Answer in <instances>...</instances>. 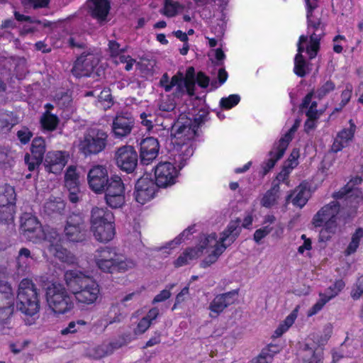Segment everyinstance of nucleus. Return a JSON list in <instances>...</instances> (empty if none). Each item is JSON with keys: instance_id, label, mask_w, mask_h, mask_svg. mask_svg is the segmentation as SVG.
Returning a JSON list of instances; mask_svg holds the SVG:
<instances>
[{"instance_id": "nucleus-10", "label": "nucleus", "mask_w": 363, "mask_h": 363, "mask_svg": "<svg viewBox=\"0 0 363 363\" xmlns=\"http://www.w3.org/2000/svg\"><path fill=\"white\" fill-rule=\"evenodd\" d=\"M199 123L197 119L182 116L172 125L171 135L172 142H194Z\"/></svg>"}, {"instance_id": "nucleus-14", "label": "nucleus", "mask_w": 363, "mask_h": 363, "mask_svg": "<svg viewBox=\"0 0 363 363\" xmlns=\"http://www.w3.org/2000/svg\"><path fill=\"white\" fill-rule=\"evenodd\" d=\"M46 238L47 240L44 242V244L50 253L63 262L67 264H74L75 262V257L65 248L62 247L60 243V235L56 230H50Z\"/></svg>"}, {"instance_id": "nucleus-6", "label": "nucleus", "mask_w": 363, "mask_h": 363, "mask_svg": "<svg viewBox=\"0 0 363 363\" xmlns=\"http://www.w3.org/2000/svg\"><path fill=\"white\" fill-rule=\"evenodd\" d=\"M46 299L55 313L64 314L74 307L72 298L60 284H52L47 288Z\"/></svg>"}, {"instance_id": "nucleus-60", "label": "nucleus", "mask_w": 363, "mask_h": 363, "mask_svg": "<svg viewBox=\"0 0 363 363\" xmlns=\"http://www.w3.org/2000/svg\"><path fill=\"white\" fill-rule=\"evenodd\" d=\"M50 0H22L25 5H30L33 9L45 8L48 6Z\"/></svg>"}, {"instance_id": "nucleus-44", "label": "nucleus", "mask_w": 363, "mask_h": 363, "mask_svg": "<svg viewBox=\"0 0 363 363\" xmlns=\"http://www.w3.org/2000/svg\"><path fill=\"white\" fill-rule=\"evenodd\" d=\"M296 313L297 308L293 311L276 329L274 333L277 337L281 336L294 324L297 316Z\"/></svg>"}, {"instance_id": "nucleus-63", "label": "nucleus", "mask_w": 363, "mask_h": 363, "mask_svg": "<svg viewBox=\"0 0 363 363\" xmlns=\"http://www.w3.org/2000/svg\"><path fill=\"white\" fill-rule=\"evenodd\" d=\"M171 296L169 290L164 289L160 294H158L153 299L152 303H159L164 301L168 299Z\"/></svg>"}, {"instance_id": "nucleus-38", "label": "nucleus", "mask_w": 363, "mask_h": 363, "mask_svg": "<svg viewBox=\"0 0 363 363\" xmlns=\"http://www.w3.org/2000/svg\"><path fill=\"white\" fill-rule=\"evenodd\" d=\"M279 184H273L272 187L263 196L261 200V205L265 208H271L275 205L279 197Z\"/></svg>"}, {"instance_id": "nucleus-58", "label": "nucleus", "mask_w": 363, "mask_h": 363, "mask_svg": "<svg viewBox=\"0 0 363 363\" xmlns=\"http://www.w3.org/2000/svg\"><path fill=\"white\" fill-rule=\"evenodd\" d=\"M363 294V277H360L357 282V284L352 288L351 291V296L354 299H358Z\"/></svg>"}, {"instance_id": "nucleus-7", "label": "nucleus", "mask_w": 363, "mask_h": 363, "mask_svg": "<svg viewBox=\"0 0 363 363\" xmlns=\"http://www.w3.org/2000/svg\"><path fill=\"white\" fill-rule=\"evenodd\" d=\"M307 9V20L308 33L313 30L310 35V43L307 47V53L310 59H313L318 53L320 47V40L323 35V25L320 20L313 16V10L318 6L317 2L305 0Z\"/></svg>"}, {"instance_id": "nucleus-45", "label": "nucleus", "mask_w": 363, "mask_h": 363, "mask_svg": "<svg viewBox=\"0 0 363 363\" xmlns=\"http://www.w3.org/2000/svg\"><path fill=\"white\" fill-rule=\"evenodd\" d=\"M30 151L33 155H37L43 158L46 151V144L43 138H35L31 144Z\"/></svg>"}, {"instance_id": "nucleus-55", "label": "nucleus", "mask_w": 363, "mask_h": 363, "mask_svg": "<svg viewBox=\"0 0 363 363\" xmlns=\"http://www.w3.org/2000/svg\"><path fill=\"white\" fill-rule=\"evenodd\" d=\"M272 228L267 225L262 228L256 230L254 233V240L257 243H259L263 238H264L267 235H269L272 231Z\"/></svg>"}, {"instance_id": "nucleus-62", "label": "nucleus", "mask_w": 363, "mask_h": 363, "mask_svg": "<svg viewBox=\"0 0 363 363\" xmlns=\"http://www.w3.org/2000/svg\"><path fill=\"white\" fill-rule=\"evenodd\" d=\"M272 228H273L272 231V236L277 239L281 238L284 235V225L281 223H277L276 225H274V227H272Z\"/></svg>"}, {"instance_id": "nucleus-64", "label": "nucleus", "mask_w": 363, "mask_h": 363, "mask_svg": "<svg viewBox=\"0 0 363 363\" xmlns=\"http://www.w3.org/2000/svg\"><path fill=\"white\" fill-rule=\"evenodd\" d=\"M352 345L356 348H359L363 352V333L360 332L352 340Z\"/></svg>"}, {"instance_id": "nucleus-42", "label": "nucleus", "mask_w": 363, "mask_h": 363, "mask_svg": "<svg viewBox=\"0 0 363 363\" xmlns=\"http://www.w3.org/2000/svg\"><path fill=\"white\" fill-rule=\"evenodd\" d=\"M182 9L183 6L177 1L164 0V8L160 12L167 17H173L177 14L179 10Z\"/></svg>"}, {"instance_id": "nucleus-48", "label": "nucleus", "mask_w": 363, "mask_h": 363, "mask_svg": "<svg viewBox=\"0 0 363 363\" xmlns=\"http://www.w3.org/2000/svg\"><path fill=\"white\" fill-rule=\"evenodd\" d=\"M43 159V157L37 155H33L32 153L30 155L26 153L24 157L25 163L28 166L29 171H33L38 167L42 163Z\"/></svg>"}, {"instance_id": "nucleus-18", "label": "nucleus", "mask_w": 363, "mask_h": 363, "mask_svg": "<svg viewBox=\"0 0 363 363\" xmlns=\"http://www.w3.org/2000/svg\"><path fill=\"white\" fill-rule=\"evenodd\" d=\"M87 180L92 191L96 193L104 191L110 181L106 167L99 164L94 166L88 172Z\"/></svg>"}, {"instance_id": "nucleus-33", "label": "nucleus", "mask_w": 363, "mask_h": 363, "mask_svg": "<svg viewBox=\"0 0 363 363\" xmlns=\"http://www.w3.org/2000/svg\"><path fill=\"white\" fill-rule=\"evenodd\" d=\"M33 260L34 255L31 254L30 250L26 247L21 248L16 257V267L18 273L23 274L27 272Z\"/></svg>"}, {"instance_id": "nucleus-49", "label": "nucleus", "mask_w": 363, "mask_h": 363, "mask_svg": "<svg viewBox=\"0 0 363 363\" xmlns=\"http://www.w3.org/2000/svg\"><path fill=\"white\" fill-rule=\"evenodd\" d=\"M98 104V106L102 107L104 109L110 108L111 105L112 104V97L110 89H104L101 91L100 94L99 95Z\"/></svg>"}, {"instance_id": "nucleus-30", "label": "nucleus", "mask_w": 363, "mask_h": 363, "mask_svg": "<svg viewBox=\"0 0 363 363\" xmlns=\"http://www.w3.org/2000/svg\"><path fill=\"white\" fill-rule=\"evenodd\" d=\"M91 230L96 240L100 242H109L115 235L114 223L91 225Z\"/></svg>"}, {"instance_id": "nucleus-4", "label": "nucleus", "mask_w": 363, "mask_h": 363, "mask_svg": "<svg viewBox=\"0 0 363 363\" xmlns=\"http://www.w3.org/2000/svg\"><path fill=\"white\" fill-rule=\"evenodd\" d=\"M159 84L166 92H169L175 86L174 95L177 96H182L185 92H187L189 96H194L195 88L194 68L193 67H189L185 77L180 72H177L171 79L167 73H164L162 76Z\"/></svg>"}, {"instance_id": "nucleus-46", "label": "nucleus", "mask_w": 363, "mask_h": 363, "mask_svg": "<svg viewBox=\"0 0 363 363\" xmlns=\"http://www.w3.org/2000/svg\"><path fill=\"white\" fill-rule=\"evenodd\" d=\"M349 123L350 128L343 129L337 135L347 145L352 140L356 131V125L352 120H350Z\"/></svg>"}, {"instance_id": "nucleus-24", "label": "nucleus", "mask_w": 363, "mask_h": 363, "mask_svg": "<svg viewBox=\"0 0 363 363\" xmlns=\"http://www.w3.org/2000/svg\"><path fill=\"white\" fill-rule=\"evenodd\" d=\"M133 125L134 119L130 115L119 114L113 121L112 131L116 138H124L130 133Z\"/></svg>"}, {"instance_id": "nucleus-53", "label": "nucleus", "mask_w": 363, "mask_h": 363, "mask_svg": "<svg viewBox=\"0 0 363 363\" xmlns=\"http://www.w3.org/2000/svg\"><path fill=\"white\" fill-rule=\"evenodd\" d=\"M345 284L342 280H338L335 282L333 286H330L325 292V294L332 299L344 288Z\"/></svg>"}, {"instance_id": "nucleus-52", "label": "nucleus", "mask_w": 363, "mask_h": 363, "mask_svg": "<svg viewBox=\"0 0 363 363\" xmlns=\"http://www.w3.org/2000/svg\"><path fill=\"white\" fill-rule=\"evenodd\" d=\"M240 101V97L238 94H231L228 97L222 98L220 101V106L226 109H230L236 106Z\"/></svg>"}, {"instance_id": "nucleus-37", "label": "nucleus", "mask_w": 363, "mask_h": 363, "mask_svg": "<svg viewBox=\"0 0 363 363\" xmlns=\"http://www.w3.org/2000/svg\"><path fill=\"white\" fill-rule=\"evenodd\" d=\"M313 94H308L303 100L302 104L300 106V110L303 111L305 108H308L306 112V116L311 120H315L318 117L317 110V102L312 101Z\"/></svg>"}, {"instance_id": "nucleus-39", "label": "nucleus", "mask_w": 363, "mask_h": 363, "mask_svg": "<svg viewBox=\"0 0 363 363\" xmlns=\"http://www.w3.org/2000/svg\"><path fill=\"white\" fill-rule=\"evenodd\" d=\"M15 123L16 121L11 112L0 110V133H8Z\"/></svg>"}, {"instance_id": "nucleus-25", "label": "nucleus", "mask_w": 363, "mask_h": 363, "mask_svg": "<svg viewBox=\"0 0 363 363\" xmlns=\"http://www.w3.org/2000/svg\"><path fill=\"white\" fill-rule=\"evenodd\" d=\"M323 348L312 340H307L299 354L305 363H323Z\"/></svg>"}, {"instance_id": "nucleus-2", "label": "nucleus", "mask_w": 363, "mask_h": 363, "mask_svg": "<svg viewBox=\"0 0 363 363\" xmlns=\"http://www.w3.org/2000/svg\"><path fill=\"white\" fill-rule=\"evenodd\" d=\"M94 260L101 271L111 274L115 272H125L136 266L134 259L124 257L116 248L109 247L96 250L94 254Z\"/></svg>"}, {"instance_id": "nucleus-21", "label": "nucleus", "mask_w": 363, "mask_h": 363, "mask_svg": "<svg viewBox=\"0 0 363 363\" xmlns=\"http://www.w3.org/2000/svg\"><path fill=\"white\" fill-rule=\"evenodd\" d=\"M64 277L67 289L73 295L77 294L82 287L86 286L89 283L88 280L91 281L93 279L89 275L77 269L66 271Z\"/></svg>"}, {"instance_id": "nucleus-11", "label": "nucleus", "mask_w": 363, "mask_h": 363, "mask_svg": "<svg viewBox=\"0 0 363 363\" xmlns=\"http://www.w3.org/2000/svg\"><path fill=\"white\" fill-rule=\"evenodd\" d=\"M104 191L106 202L111 208H118L125 203V186L120 177H111Z\"/></svg>"}, {"instance_id": "nucleus-43", "label": "nucleus", "mask_w": 363, "mask_h": 363, "mask_svg": "<svg viewBox=\"0 0 363 363\" xmlns=\"http://www.w3.org/2000/svg\"><path fill=\"white\" fill-rule=\"evenodd\" d=\"M277 347L274 345H269L266 348H264L255 363H271L272 362L274 355L277 353Z\"/></svg>"}, {"instance_id": "nucleus-36", "label": "nucleus", "mask_w": 363, "mask_h": 363, "mask_svg": "<svg viewBox=\"0 0 363 363\" xmlns=\"http://www.w3.org/2000/svg\"><path fill=\"white\" fill-rule=\"evenodd\" d=\"M17 153L9 147L0 146V168L9 169L13 167L16 163Z\"/></svg>"}, {"instance_id": "nucleus-57", "label": "nucleus", "mask_w": 363, "mask_h": 363, "mask_svg": "<svg viewBox=\"0 0 363 363\" xmlns=\"http://www.w3.org/2000/svg\"><path fill=\"white\" fill-rule=\"evenodd\" d=\"M18 139L22 144H27L33 136L32 132L26 127H23L17 131Z\"/></svg>"}, {"instance_id": "nucleus-3", "label": "nucleus", "mask_w": 363, "mask_h": 363, "mask_svg": "<svg viewBox=\"0 0 363 363\" xmlns=\"http://www.w3.org/2000/svg\"><path fill=\"white\" fill-rule=\"evenodd\" d=\"M340 204L333 201L322 207L313 216V224L315 227H323L320 230V240H328L337 229V215Z\"/></svg>"}, {"instance_id": "nucleus-40", "label": "nucleus", "mask_w": 363, "mask_h": 363, "mask_svg": "<svg viewBox=\"0 0 363 363\" xmlns=\"http://www.w3.org/2000/svg\"><path fill=\"white\" fill-rule=\"evenodd\" d=\"M65 186L69 191H75L79 186V176L74 166H69L65 175Z\"/></svg>"}, {"instance_id": "nucleus-23", "label": "nucleus", "mask_w": 363, "mask_h": 363, "mask_svg": "<svg viewBox=\"0 0 363 363\" xmlns=\"http://www.w3.org/2000/svg\"><path fill=\"white\" fill-rule=\"evenodd\" d=\"M238 293L235 291L217 295L209 304L210 316L216 317L223 312L225 308L235 302Z\"/></svg>"}, {"instance_id": "nucleus-13", "label": "nucleus", "mask_w": 363, "mask_h": 363, "mask_svg": "<svg viewBox=\"0 0 363 363\" xmlns=\"http://www.w3.org/2000/svg\"><path fill=\"white\" fill-rule=\"evenodd\" d=\"M16 196L12 186L8 184L0 185V222L9 223L13 220Z\"/></svg>"}, {"instance_id": "nucleus-17", "label": "nucleus", "mask_w": 363, "mask_h": 363, "mask_svg": "<svg viewBox=\"0 0 363 363\" xmlns=\"http://www.w3.org/2000/svg\"><path fill=\"white\" fill-rule=\"evenodd\" d=\"M115 160L121 170L131 173L137 166L138 154L132 146L124 145L117 149Z\"/></svg>"}, {"instance_id": "nucleus-61", "label": "nucleus", "mask_w": 363, "mask_h": 363, "mask_svg": "<svg viewBox=\"0 0 363 363\" xmlns=\"http://www.w3.org/2000/svg\"><path fill=\"white\" fill-rule=\"evenodd\" d=\"M335 89V85L332 82H325L318 90V94L319 97H323L325 96L327 94L330 92Z\"/></svg>"}, {"instance_id": "nucleus-15", "label": "nucleus", "mask_w": 363, "mask_h": 363, "mask_svg": "<svg viewBox=\"0 0 363 363\" xmlns=\"http://www.w3.org/2000/svg\"><path fill=\"white\" fill-rule=\"evenodd\" d=\"M65 235L72 242H81L86 237V225L80 214L73 213L67 218L65 226Z\"/></svg>"}, {"instance_id": "nucleus-51", "label": "nucleus", "mask_w": 363, "mask_h": 363, "mask_svg": "<svg viewBox=\"0 0 363 363\" xmlns=\"http://www.w3.org/2000/svg\"><path fill=\"white\" fill-rule=\"evenodd\" d=\"M141 123L147 128V130L152 128L154 124L156 123V116L150 111L143 112L140 115Z\"/></svg>"}, {"instance_id": "nucleus-8", "label": "nucleus", "mask_w": 363, "mask_h": 363, "mask_svg": "<svg viewBox=\"0 0 363 363\" xmlns=\"http://www.w3.org/2000/svg\"><path fill=\"white\" fill-rule=\"evenodd\" d=\"M21 228L24 237L33 242H45L50 230L55 229L46 227L43 228L37 218L30 213H24L21 218Z\"/></svg>"}, {"instance_id": "nucleus-28", "label": "nucleus", "mask_w": 363, "mask_h": 363, "mask_svg": "<svg viewBox=\"0 0 363 363\" xmlns=\"http://www.w3.org/2000/svg\"><path fill=\"white\" fill-rule=\"evenodd\" d=\"M174 147V160L178 164L179 168H182L186 161L193 155L194 152V142H172Z\"/></svg>"}, {"instance_id": "nucleus-59", "label": "nucleus", "mask_w": 363, "mask_h": 363, "mask_svg": "<svg viewBox=\"0 0 363 363\" xmlns=\"http://www.w3.org/2000/svg\"><path fill=\"white\" fill-rule=\"evenodd\" d=\"M151 325L150 322L147 320V319L144 317L139 321L137 327L134 330V333L135 335H141L143 334L145 331L148 330L150 326Z\"/></svg>"}, {"instance_id": "nucleus-16", "label": "nucleus", "mask_w": 363, "mask_h": 363, "mask_svg": "<svg viewBox=\"0 0 363 363\" xmlns=\"http://www.w3.org/2000/svg\"><path fill=\"white\" fill-rule=\"evenodd\" d=\"M99 62V57L97 55L92 52H84L75 61L72 72L77 77L90 76Z\"/></svg>"}, {"instance_id": "nucleus-22", "label": "nucleus", "mask_w": 363, "mask_h": 363, "mask_svg": "<svg viewBox=\"0 0 363 363\" xmlns=\"http://www.w3.org/2000/svg\"><path fill=\"white\" fill-rule=\"evenodd\" d=\"M68 157L65 151L48 152L44 162L46 171L55 174L60 173L67 163Z\"/></svg>"}, {"instance_id": "nucleus-19", "label": "nucleus", "mask_w": 363, "mask_h": 363, "mask_svg": "<svg viewBox=\"0 0 363 363\" xmlns=\"http://www.w3.org/2000/svg\"><path fill=\"white\" fill-rule=\"evenodd\" d=\"M178 172L171 162L159 163L155 169V183L160 187H167L175 183Z\"/></svg>"}, {"instance_id": "nucleus-54", "label": "nucleus", "mask_w": 363, "mask_h": 363, "mask_svg": "<svg viewBox=\"0 0 363 363\" xmlns=\"http://www.w3.org/2000/svg\"><path fill=\"white\" fill-rule=\"evenodd\" d=\"M14 311L13 304L0 307V324H6Z\"/></svg>"}, {"instance_id": "nucleus-50", "label": "nucleus", "mask_w": 363, "mask_h": 363, "mask_svg": "<svg viewBox=\"0 0 363 363\" xmlns=\"http://www.w3.org/2000/svg\"><path fill=\"white\" fill-rule=\"evenodd\" d=\"M319 300L313 306V307L308 311V315L312 316L318 313L324 306V305L328 302L330 298L325 294L320 293L319 294Z\"/></svg>"}, {"instance_id": "nucleus-56", "label": "nucleus", "mask_w": 363, "mask_h": 363, "mask_svg": "<svg viewBox=\"0 0 363 363\" xmlns=\"http://www.w3.org/2000/svg\"><path fill=\"white\" fill-rule=\"evenodd\" d=\"M192 229L193 228H189L184 230L178 237H177L174 240H172L171 242H168L166 246L161 247L160 250L171 248L172 245H174V247L176 245L181 244L182 242L183 241V238L187 237L189 234H191L192 233Z\"/></svg>"}, {"instance_id": "nucleus-31", "label": "nucleus", "mask_w": 363, "mask_h": 363, "mask_svg": "<svg viewBox=\"0 0 363 363\" xmlns=\"http://www.w3.org/2000/svg\"><path fill=\"white\" fill-rule=\"evenodd\" d=\"M107 223H114L113 213L106 208H93L91 212V225Z\"/></svg>"}, {"instance_id": "nucleus-26", "label": "nucleus", "mask_w": 363, "mask_h": 363, "mask_svg": "<svg viewBox=\"0 0 363 363\" xmlns=\"http://www.w3.org/2000/svg\"><path fill=\"white\" fill-rule=\"evenodd\" d=\"M89 284L79 289L74 296L79 303L90 305L99 298L100 289L97 282L93 279Z\"/></svg>"}, {"instance_id": "nucleus-34", "label": "nucleus", "mask_w": 363, "mask_h": 363, "mask_svg": "<svg viewBox=\"0 0 363 363\" xmlns=\"http://www.w3.org/2000/svg\"><path fill=\"white\" fill-rule=\"evenodd\" d=\"M333 196L335 199L345 198V200L350 203L351 206L354 208H356L357 204L362 200L361 193L358 189L347 186L335 193Z\"/></svg>"}, {"instance_id": "nucleus-5", "label": "nucleus", "mask_w": 363, "mask_h": 363, "mask_svg": "<svg viewBox=\"0 0 363 363\" xmlns=\"http://www.w3.org/2000/svg\"><path fill=\"white\" fill-rule=\"evenodd\" d=\"M16 308L22 313L29 316H33L39 311L38 292L31 280L24 279L20 282Z\"/></svg>"}, {"instance_id": "nucleus-41", "label": "nucleus", "mask_w": 363, "mask_h": 363, "mask_svg": "<svg viewBox=\"0 0 363 363\" xmlns=\"http://www.w3.org/2000/svg\"><path fill=\"white\" fill-rule=\"evenodd\" d=\"M40 122L45 130L52 131L57 128L59 119L57 116L52 114L49 111H47L41 117Z\"/></svg>"}, {"instance_id": "nucleus-47", "label": "nucleus", "mask_w": 363, "mask_h": 363, "mask_svg": "<svg viewBox=\"0 0 363 363\" xmlns=\"http://www.w3.org/2000/svg\"><path fill=\"white\" fill-rule=\"evenodd\" d=\"M308 65L302 55H296L294 59V71L298 77H304L306 74Z\"/></svg>"}, {"instance_id": "nucleus-9", "label": "nucleus", "mask_w": 363, "mask_h": 363, "mask_svg": "<svg viewBox=\"0 0 363 363\" xmlns=\"http://www.w3.org/2000/svg\"><path fill=\"white\" fill-rule=\"evenodd\" d=\"M107 134L101 130L91 129L80 140L79 150L85 155L97 154L106 145Z\"/></svg>"}, {"instance_id": "nucleus-27", "label": "nucleus", "mask_w": 363, "mask_h": 363, "mask_svg": "<svg viewBox=\"0 0 363 363\" xmlns=\"http://www.w3.org/2000/svg\"><path fill=\"white\" fill-rule=\"evenodd\" d=\"M159 143L152 137L143 139L140 143V159L143 164L147 165L152 162L159 152Z\"/></svg>"}, {"instance_id": "nucleus-29", "label": "nucleus", "mask_w": 363, "mask_h": 363, "mask_svg": "<svg viewBox=\"0 0 363 363\" xmlns=\"http://www.w3.org/2000/svg\"><path fill=\"white\" fill-rule=\"evenodd\" d=\"M88 7L92 17L101 23L107 21L111 8L108 0H89Z\"/></svg>"}, {"instance_id": "nucleus-32", "label": "nucleus", "mask_w": 363, "mask_h": 363, "mask_svg": "<svg viewBox=\"0 0 363 363\" xmlns=\"http://www.w3.org/2000/svg\"><path fill=\"white\" fill-rule=\"evenodd\" d=\"M310 197V191L305 185H299L292 194L288 196L287 201H291L296 206L302 208Z\"/></svg>"}, {"instance_id": "nucleus-35", "label": "nucleus", "mask_w": 363, "mask_h": 363, "mask_svg": "<svg viewBox=\"0 0 363 363\" xmlns=\"http://www.w3.org/2000/svg\"><path fill=\"white\" fill-rule=\"evenodd\" d=\"M65 203L60 198H50L44 204L43 211L50 216H55L63 213Z\"/></svg>"}, {"instance_id": "nucleus-20", "label": "nucleus", "mask_w": 363, "mask_h": 363, "mask_svg": "<svg viewBox=\"0 0 363 363\" xmlns=\"http://www.w3.org/2000/svg\"><path fill=\"white\" fill-rule=\"evenodd\" d=\"M156 183L147 177L140 178L135 184V198L137 202L144 204L151 200L155 194Z\"/></svg>"}, {"instance_id": "nucleus-1", "label": "nucleus", "mask_w": 363, "mask_h": 363, "mask_svg": "<svg viewBox=\"0 0 363 363\" xmlns=\"http://www.w3.org/2000/svg\"><path fill=\"white\" fill-rule=\"evenodd\" d=\"M240 232V220H232L219 240L217 239L216 233L202 236L196 247L188 248L179 255L174 262V266L180 267L186 265L203 254H208V256L201 262V267L205 268L210 266L215 263L225 249L234 242Z\"/></svg>"}, {"instance_id": "nucleus-12", "label": "nucleus", "mask_w": 363, "mask_h": 363, "mask_svg": "<svg viewBox=\"0 0 363 363\" xmlns=\"http://www.w3.org/2000/svg\"><path fill=\"white\" fill-rule=\"evenodd\" d=\"M300 125V121L296 120L293 126L289 130V131L282 137L277 143L274 146L272 150L269 152V158L264 164V171L266 174L272 168L274 167L275 163L282 157L286 150L289 142L292 140L294 133L297 130Z\"/></svg>"}]
</instances>
